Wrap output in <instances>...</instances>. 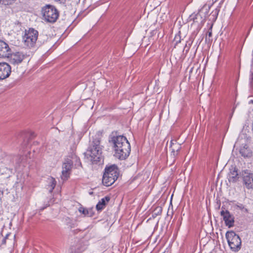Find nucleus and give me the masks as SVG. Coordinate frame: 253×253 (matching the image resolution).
Returning a JSON list of instances; mask_svg holds the SVG:
<instances>
[{
	"label": "nucleus",
	"instance_id": "6ab92c4d",
	"mask_svg": "<svg viewBox=\"0 0 253 253\" xmlns=\"http://www.w3.org/2000/svg\"><path fill=\"white\" fill-rule=\"evenodd\" d=\"M251 74L249 77V85L251 88L253 87V67L252 66V68L250 72Z\"/></svg>",
	"mask_w": 253,
	"mask_h": 253
},
{
	"label": "nucleus",
	"instance_id": "423d86ee",
	"mask_svg": "<svg viewBox=\"0 0 253 253\" xmlns=\"http://www.w3.org/2000/svg\"><path fill=\"white\" fill-rule=\"evenodd\" d=\"M73 160H75L78 163L77 165H81L79 159L76 155H73L72 159L69 158L66 159L62 165L61 178L63 180H66L69 177L73 163Z\"/></svg>",
	"mask_w": 253,
	"mask_h": 253
},
{
	"label": "nucleus",
	"instance_id": "b1692460",
	"mask_svg": "<svg viewBox=\"0 0 253 253\" xmlns=\"http://www.w3.org/2000/svg\"><path fill=\"white\" fill-rule=\"evenodd\" d=\"M8 236V234H7L5 237V238H3V240H2V243L3 244H5V240H6V238H7Z\"/></svg>",
	"mask_w": 253,
	"mask_h": 253
},
{
	"label": "nucleus",
	"instance_id": "a211bd4d",
	"mask_svg": "<svg viewBox=\"0 0 253 253\" xmlns=\"http://www.w3.org/2000/svg\"><path fill=\"white\" fill-rule=\"evenodd\" d=\"M212 37V26H211L208 30L206 37V41L208 42H211L212 41V39H211Z\"/></svg>",
	"mask_w": 253,
	"mask_h": 253
},
{
	"label": "nucleus",
	"instance_id": "4468645a",
	"mask_svg": "<svg viewBox=\"0 0 253 253\" xmlns=\"http://www.w3.org/2000/svg\"><path fill=\"white\" fill-rule=\"evenodd\" d=\"M239 175H240V173H238L237 169L234 167L230 169L228 174V180L230 182L235 183L238 180Z\"/></svg>",
	"mask_w": 253,
	"mask_h": 253
},
{
	"label": "nucleus",
	"instance_id": "ddd939ff",
	"mask_svg": "<svg viewBox=\"0 0 253 253\" xmlns=\"http://www.w3.org/2000/svg\"><path fill=\"white\" fill-rule=\"evenodd\" d=\"M239 153L244 158H250L253 155L252 150L247 144H244L241 146Z\"/></svg>",
	"mask_w": 253,
	"mask_h": 253
},
{
	"label": "nucleus",
	"instance_id": "7ed1b4c3",
	"mask_svg": "<svg viewBox=\"0 0 253 253\" xmlns=\"http://www.w3.org/2000/svg\"><path fill=\"white\" fill-rule=\"evenodd\" d=\"M119 175L118 169L115 165L106 167L103 175L102 183L106 186L112 185Z\"/></svg>",
	"mask_w": 253,
	"mask_h": 253
},
{
	"label": "nucleus",
	"instance_id": "aec40b11",
	"mask_svg": "<svg viewBox=\"0 0 253 253\" xmlns=\"http://www.w3.org/2000/svg\"><path fill=\"white\" fill-rule=\"evenodd\" d=\"M16 0H0V3L4 5L12 4Z\"/></svg>",
	"mask_w": 253,
	"mask_h": 253
},
{
	"label": "nucleus",
	"instance_id": "f3484780",
	"mask_svg": "<svg viewBox=\"0 0 253 253\" xmlns=\"http://www.w3.org/2000/svg\"><path fill=\"white\" fill-rule=\"evenodd\" d=\"M48 187L47 188L49 189V192L51 193L54 189L56 185V182L54 178H53V177H50L48 178Z\"/></svg>",
	"mask_w": 253,
	"mask_h": 253
},
{
	"label": "nucleus",
	"instance_id": "9d476101",
	"mask_svg": "<svg viewBox=\"0 0 253 253\" xmlns=\"http://www.w3.org/2000/svg\"><path fill=\"white\" fill-rule=\"evenodd\" d=\"M11 72L10 66L6 62L0 63V80L8 78Z\"/></svg>",
	"mask_w": 253,
	"mask_h": 253
},
{
	"label": "nucleus",
	"instance_id": "393cba45",
	"mask_svg": "<svg viewBox=\"0 0 253 253\" xmlns=\"http://www.w3.org/2000/svg\"><path fill=\"white\" fill-rule=\"evenodd\" d=\"M177 38H178V37H176V36L175 37V41H176V43H177L178 42H180V41H176V39H177Z\"/></svg>",
	"mask_w": 253,
	"mask_h": 253
},
{
	"label": "nucleus",
	"instance_id": "39448f33",
	"mask_svg": "<svg viewBox=\"0 0 253 253\" xmlns=\"http://www.w3.org/2000/svg\"><path fill=\"white\" fill-rule=\"evenodd\" d=\"M225 237L230 249L233 252H237L241 249V239L233 231H227Z\"/></svg>",
	"mask_w": 253,
	"mask_h": 253
},
{
	"label": "nucleus",
	"instance_id": "dca6fc26",
	"mask_svg": "<svg viewBox=\"0 0 253 253\" xmlns=\"http://www.w3.org/2000/svg\"><path fill=\"white\" fill-rule=\"evenodd\" d=\"M110 200V198L109 196H106L104 198L101 199L100 201H99L98 204L96 206V208L97 211H101L103 209H104L107 203L109 202Z\"/></svg>",
	"mask_w": 253,
	"mask_h": 253
},
{
	"label": "nucleus",
	"instance_id": "9b49d317",
	"mask_svg": "<svg viewBox=\"0 0 253 253\" xmlns=\"http://www.w3.org/2000/svg\"><path fill=\"white\" fill-rule=\"evenodd\" d=\"M24 55L20 52L11 53L10 50V54L8 57H6L9 59V62L13 65H18L21 63L24 58Z\"/></svg>",
	"mask_w": 253,
	"mask_h": 253
},
{
	"label": "nucleus",
	"instance_id": "0eeeda50",
	"mask_svg": "<svg viewBox=\"0 0 253 253\" xmlns=\"http://www.w3.org/2000/svg\"><path fill=\"white\" fill-rule=\"evenodd\" d=\"M38 36V32L34 29H30L25 31L23 37L24 45L28 47H32L35 44Z\"/></svg>",
	"mask_w": 253,
	"mask_h": 253
},
{
	"label": "nucleus",
	"instance_id": "6e6552de",
	"mask_svg": "<svg viewBox=\"0 0 253 253\" xmlns=\"http://www.w3.org/2000/svg\"><path fill=\"white\" fill-rule=\"evenodd\" d=\"M240 176L242 179L244 186L247 189H253V173L251 170H242L240 172Z\"/></svg>",
	"mask_w": 253,
	"mask_h": 253
},
{
	"label": "nucleus",
	"instance_id": "412c9836",
	"mask_svg": "<svg viewBox=\"0 0 253 253\" xmlns=\"http://www.w3.org/2000/svg\"><path fill=\"white\" fill-rule=\"evenodd\" d=\"M81 251L79 249V246L72 247L70 248V253H80Z\"/></svg>",
	"mask_w": 253,
	"mask_h": 253
},
{
	"label": "nucleus",
	"instance_id": "f03ea898",
	"mask_svg": "<svg viewBox=\"0 0 253 253\" xmlns=\"http://www.w3.org/2000/svg\"><path fill=\"white\" fill-rule=\"evenodd\" d=\"M101 134L98 132L93 137L90 142L86 155L89 156V160L93 164H97L103 161L102 155L103 146L101 145Z\"/></svg>",
	"mask_w": 253,
	"mask_h": 253
},
{
	"label": "nucleus",
	"instance_id": "f8f14e48",
	"mask_svg": "<svg viewBox=\"0 0 253 253\" xmlns=\"http://www.w3.org/2000/svg\"><path fill=\"white\" fill-rule=\"evenodd\" d=\"M11 49L8 44L5 42L0 40V58L8 57L10 54Z\"/></svg>",
	"mask_w": 253,
	"mask_h": 253
},
{
	"label": "nucleus",
	"instance_id": "a878e982",
	"mask_svg": "<svg viewBox=\"0 0 253 253\" xmlns=\"http://www.w3.org/2000/svg\"><path fill=\"white\" fill-rule=\"evenodd\" d=\"M249 104H253V100H251L249 101Z\"/></svg>",
	"mask_w": 253,
	"mask_h": 253
},
{
	"label": "nucleus",
	"instance_id": "f257e3e1",
	"mask_svg": "<svg viewBox=\"0 0 253 253\" xmlns=\"http://www.w3.org/2000/svg\"><path fill=\"white\" fill-rule=\"evenodd\" d=\"M113 144L115 156L120 160H125L130 152V145L126 138L123 135L113 136L109 139Z\"/></svg>",
	"mask_w": 253,
	"mask_h": 253
},
{
	"label": "nucleus",
	"instance_id": "bb28decb",
	"mask_svg": "<svg viewBox=\"0 0 253 253\" xmlns=\"http://www.w3.org/2000/svg\"><path fill=\"white\" fill-rule=\"evenodd\" d=\"M206 8V6H204L202 9L201 10H200V11H202L203 10H204L205 9V8Z\"/></svg>",
	"mask_w": 253,
	"mask_h": 253
},
{
	"label": "nucleus",
	"instance_id": "4be33fe9",
	"mask_svg": "<svg viewBox=\"0 0 253 253\" xmlns=\"http://www.w3.org/2000/svg\"><path fill=\"white\" fill-rule=\"evenodd\" d=\"M79 211L82 213H83V214H84V215H88V214H89V211H88L85 209V208H84V207H80L79 208Z\"/></svg>",
	"mask_w": 253,
	"mask_h": 253
},
{
	"label": "nucleus",
	"instance_id": "1a4fd4ad",
	"mask_svg": "<svg viewBox=\"0 0 253 253\" xmlns=\"http://www.w3.org/2000/svg\"><path fill=\"white\" fill-rule=\"evenodd\" d=\"M220 215L223 217L226 226L231 228L234 225V217L227 210H222Z\"/></svg>",
	"mask_w": 253,
	"mask_h": 253
},
{
	"label": "nucleus",
	"instance_id": "2eb2a0df",
	"mask_svg": "<svg viewBox=\"0 0 253 253\" xmlns=\"http://www.w3.org/2000/svg\"><path fill=\"white\" fill-rule=\"evenodd\" d=\"M170 148L172 156L174 158L181 149L180 145L176 142V140H172L170 142Z\"/></svg>",
	"mask_w": 253,
	"mask_h": 253
},
{
	"label": "nucleus",
	"instance_id": "20e7f679",
	"mask_svg": "<svg viewBox=\"0 0 253 253\" xmlns=\"http://www.w3.org/2000/svg\"><path fill=\"white\" fill-rule=\"evenodd\" d=\"M42 19L46 22L54 23L59 16V12L53 6L47 5L42 9Z\"/></svg>",
	"mask_w": 253,
	"mask_h": 253
},
{
	"label": "nucleus",
	"instance_id": "5701e85b",
	"mask_svg": "<svg viewBox=\"0 0 253 253\" xmlns=\"http://www.w3.org/2000/svg\"><path fill=\"white\" fill-rule=\"evenodd\" d=\"M237 207L240 209V210H244V211L246 212H248V210L247 209H246L244 208V206L242 204H240V205H238L237 206Z\"/></svg>",
	"mask_w": 253,
	"mask_h": 253
}]
</instances>
